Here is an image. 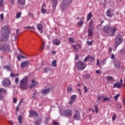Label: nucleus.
<instances>
[{
  "label": "nucleus",
  "mask_w": 125,
  "mask_h": 125,
  "mask_svg": "<svg viewBox=\"0 0 125 125\" xmlns=\"http://www.w3.org/2000/svg\"><path fill=\"white\" fill-rule=\"evenodd\" d=\"M27 82H28V78L27 77H24L21 80L20 86L21 89L24 90L25 89H28V88H33V87H35V86H37V85L39 84V83L38 82H35V80H32L31 83L32 84L31 85H29V84L27 83Z\"/></svg>",
  "instance_id": "f257e3e1"
},
{
  "label": "nucleus",
  "mask_w": 125,
  "mask_h": 125,
  "mask_svg": "<svg viewBox=\"0 0 125 125\" xmlns=\"http://www.w3.org/2000/svg\"><path fill=\"white\" fill-rule=\"evenodd\" d=\"M1 36H0V41L3 42L5 41H7L8 38H9V35L8 34V26H5L2 28L1 30Z\"/></svg>",
  "instance_id": "f03ea898"
},
{
  "label": "nucleus",
  "mask_w": 125,
  "mask_h": 125,
  "mask_svg": "<svg viewBox=\"0 0 125 125\" xmlns=\"http://www.w3.org/2000/svg\"><path fill=\"white\" fill-rule=\"evenodd\" d=\"M103 31H104L105 34L113 37L115 35V32L117 31V28L114 26L110 27V26L106 25L103 28Z\"/></svg>",
  "instance_id": "7ed1b4c3"
},
{
  "label": "nucleus",
  "mask_w": 125,
  "mask_h": 125,
  "mask_svg": "<svg viewBox=\"0 0 125 125\" xmlns=\"http://www.w3.org/2000/svg\"><path fill=\"white\" fill-rule=\"evenodd\" d=\"M60 113L62 116H64L65 117H67V118H70V117H72L73 114L72 110L70 109H60Z\"/></svg>",
  "instance_id": "20e7f679"
},
{
  "label": "nucleus",
  "mask_w": 125,
  "mask_h": 125,
  "mask_svg": "<svg viewBox=\"0 0 125 125\" xmlns=\"http://www.w3.org/2000/svg\"><path fill=\"white\" fill-rule=\"evenodd\" d=\"M123 42V37L120 34H118L115 37V42L114 43V48L117 49V47L121 44V43Z\"/></svg>",
  "instance_id": "39448f33"
},
{
  "label": "nucleus",
  "mask_w": 125,
  "mask_h": 125,
  "mask_svg": "<svg viewBox=\"0 0 125 125\" xmlns=\"http://www.w3.org/2000/svg\"><path fill=\"white\" fill-rule=\"evenodd\" d=\"M71 2H72V0H63L61 5V8L62 10L69 8V4H70Z\"/></svg>",
  "instance_id": "423d86ee"
},
{
  "label": "nucleus",
  "mask_w": 125,
  "mask_h": 125,
  "mask_svg": "<svg viewBox=\"0 0 125 125\" xmlns=\"http://www.w3.org/2000/svg\"><path fill=\"white\" fill-rule=\"evenodd\" d=\"M93 31H94V25H93V21L91 20L89 23V28H88L89 37H91V36H92Z\"/></svg>",
  "instance_id": "0eeeda50"
},
{
  "label": "nucleus",
  "mask_w": 125,
  "mask_h": 125,
  "mask_svg": "<svg viewBox=\"0 0 125 125\" xmlns=\"http://www.w3.org/2000/svg\"><path fill=\"white\" fill-rule=\"evenodd\" d=\"M75 66L79 70H83L85 68L86 65L83 62L79 61L77 63H75Z\"/></svg>",
  "instance_id": "6e6552de"
},
{
  "label": "nucleus",
  "mask_w": 125,
  "mask_h": 125,
  "mask_svg": "<svg viewBox=\"0 0 125 125\" xmlns=\"http://www.w3.org/2000/svg\"><path fill=\"white\" fill-rule=\"evenodd\" d=\"M2 84L3 86H8V85H10V81L8 78H5L2 81Z\"/></svg>",
  "instance_id": "1a4fd4ad"
},
{
  "label": "nucleus",
  "mask_w": 125,
  "mask_h": 125,
  "mask_svg": "<svg viewBox=\"0 0 125 125\" xmlns=\"http://www.w3.org/2000/svg\"><path fill=\"white\" fill-rule=\"evenodd\" d=\"M10 49V46L8 45H4L0 46V51H5V50H9Z\"/></svg>",
  "instance_id": "9d476101"
},
{
  "label": "nucleus",
  "mask_w": 125,
  "mask_h": 125,
  "mask_svg": "<svg viewBox=\"0 0 125 125\" xmlns=\"http://www.w3.org/2000/svg\"><path fill=\"white\" fill-rule=\"evenodd\" d=\"M6 93V90H5L3 88L0 89V100H1V99H3V97H4Z\"/></svg>",
  "instance_id": "9b49d317"
},
{
  "label": "nucleus",
  "mask_w": 125,
  "mask_h": 125,
  "mask_svg": "<svg viewBox=\"0 0 125 125\" xmlns=\"http://www.w3.org/2000/svg\"><path fill=\"white\" fill-rule=\"evenodd\" d=\"M73 118L74 120H81V115L80 114V112L78 110H75V113L73 115Z\"/></svg>",
  "instance_id": "f8f14e48"
},
{
  "label": "nucleus",
  "mask_w": 125,
  "mask_h": 125,
  "mask_svg": "<svg viewBox=\"0 0 125 125\" xmlns=\"http://www.w3.org/2000/svg\"><path fill=\"white\" fill-rule=\"evenodd\" d=\"M123 86V80L122 79H120V83H116L114 84L113 87L115 88L116 87H117L118 88H121L122 86Z\"/></svg>",
  "instance_id": "ddd939ff"
},
{
  "label": "nucleus",
  "mask_w": 125,
  "mask_h": 125,
  "mask_svg": "<svg viewBox=\"0 0 125 125\" xmlns=\"http://www.w3.org/2000/svg\"><path fill=\"white\" fill-rule=\"evenodd\" d=\"M77 99V96L76 95H73L71 96L70 98V101H69V104L70 105H72L74 102H75V101Z\"/></svg>",
  "instance_id": "4468645a"
},
{
  "label": "nucleus",
  "mask_w": 125,
  "mask_h": 125,
  "mask_svg": "<svg viewBox=\"0 0 125 125\" xmlns=\"http://www.w3.org/2000/svg\"><path fill=\"white\" fill-rule=\"evenodd\" d=\"M29 63H30V62H29V61L23 62L21 63V68H25V67H27L29 65Z\"/></svg>",
  "instance_id": "2eb2a0df"
},
{
  "label": "nucleus",
  "mask_w": 125,
  "mask_h": 125,
  "mask_svg": "<svg viewBox=\"0 0 125 125\" xmlns=\"http://www.w3.org/2000/svg\"><path fill=\"white\" fill-rule=\"evenodd\" d=\"M37 29L39 31L41 34H42V31L43 29V26L42 24H37Z\"/></svg>",
  "instance_id": "dca6fc26"
},
{
  "label": "nucleus",
  "mask_w": 125,
  "mask_h": 125,
  "mask_svg": "<svg viewBox=\"0 0 125 125\" xmlns=\"http://www.w3.org/2000/svg\"><path fill=\"white\" fill-rule=\"evenodd\" d=\"M52 42L54 45H60V44L61 43V42H60V40L57 39L53 40Z\"/></svg>",
  "instance_id": "f3484780"
},
{
  "label": "nucleus",
  "mask_w": 125,
  "mask_h": 125,
  "mask_svg": "<svg viewBox=\"0 0 125 125\" xmlns=\"http://www.w3.org/2000/svg\"><path fill=\"white\" fill-rule=\"evenodd\" d=\"M45 7V4H43L42 5V9H41V12L42 14H45L46 13V10L44 9Z\"/></svg>",
  "instance_id": "a211bd4d"
},
{
  "label": "nucleus",
  "mask_w": 125,
  "mask_h": 125,
  "mask_svg": "<svg viewBox=\"0 0 125 125\" xmlns=\"http://www.w3.org/2000/svg\"><path fill=\"white\" fill-rule=\"evenodd\" d=\"M30 114L31 117H38V113H37V112L34 110H31L30 112Z\"/></svg>",
  "instance_id": "6ab92c4d"
},
{
  "label": "nucleus",
  "mask_w": 125,
  "mask_h": 125,
  "mask_svg": "<svg viewBox=\"0 0 125 125\" xmlns=\"http://www.w3.org/2000/svg\"><path fill=\"white\" fill-rule=\"evenodd\" d=\"M114 14L111 12V10H107V13H106V16L108 17H113V16Z\"/></svg>",
  "instance_id": "aec40b11"
},
{
  "label": "nucleus",
  "mask_w": 125,
  "mask_h": 125,
  "mask_svg": "<svg viewBox=\"0 0 125 125\" xmlns=\"http://www.w3.org/2000/svg\"><path fill=\"white\" fill-rule=\"evenodd\" d=\"M72 46H73L74 49L75 50V51H77V50H78V49H79V48H82V46H81V45H77V46H76L75 45H73Z\"/></svg>",
  "instance_id": "412c9836"
},
{
  "label": "nucleus",
  "mask_w": 125,
  "mask_h": 125,
  "mask_svg": "<svg viewBox=\"0 0 125 125\" xmlns=\"http://www.w3.org/2000/svg\"><path fill=\"white\" fill-rule=\"evenodd\" d=\"M18 2L20 5L23 6L25 4V0H18Z\"/></svg>",
  "instance_id": "4be33fe9"
},
{
  "label": "nucleus",
  "mask_w": 125,
  "mask_h": 125,
  "mask_svg": "<svg viewBox=\"0 0 125 125\" xmlns=\"http://www.w3.org/2000/svg\"><path fill=\"white\" fill-rule=\"evenodd\" d=\"M50 91V88L45 89L42 91V93L43 94H46V93H48Z\"/></svg>",
  "instance_id": "5701e85b"
},
{
  "label": "nucleus",
  "mask_w": 125,
  "mask_h": 125,
  "mask_svg": "<svg viewBox=\"0 0 125 125\" xmlns=\"http://www.w3.org/2000/svg\"><path fill=\"white\" fill-rule=\"evenodd\" d=\"M105 79L107 81H109V82H112L114 80V78L111 76H106Z\"/></svg>",
  "instance_id": "b1692460"
},
{
  "label": "nucleus",
  "mask_w": 125,
  "mask_h": 125,
  "mask_svg": "<svg viewBox=\"0 0 125 125\" xmlns=\"http://www.w3.org/2000/svg\"><path fill=\"white\" fill-rule=\"evenodd\" d=\"M91 17H92V14L91 13V12H90L87 15V21H89V20H90V19H91Z\"/></svg>",
  "instance_id": "393cba45"
},
{
  "label": "nucleus",
  "mask_w": 125,
  "mask_h": 125,
  "mask_svg": "<svg viewBox=\"0 0 125 125\" xmlns=\"http://www.w3.org/2000/svg\"><path fill=\"white\" fill-rule=\"evenodd\" d=\"M25 29H31L30 30L31 32H33L36 30V28H35V26H34L25 27Z\"/></svg>",
  "instance_id": "a878e982"
},
{
  "label": "nucleus",
  "mask_w": 125,
  "mask_h": 125,
  "mask_svg": "<svg viewBox=\"0 0 125 125\" xmlns=\"http://www.w3.org/2000/svg\"><path fill=\"white\" fill-rule=\"evenodd\" d=\"M52 65L53 67H56L57 66V62L56 60H54L52 62Z\"/></svg>",
  "instance_id": "bb28decb"
},
{
  "label": "nucleus",
  "mask_w": 125,
  "mask_h": 125,
  "mask_svg": "<svg viewBox=\"0 0 125 125\" xmlns=\"http://www.w3.org/2000/svg\"><path fill=\"white\" fill-rule=\"evenodd\" d=\"M102 99L104 100V101H110V100H111V98L103 97Z\"/></svg>",
  "instance_id": "cd10ccee"
},
{
  "label": "nucleus",
  "mask_w": 125,
  "mask_h": 125,
  "mask_svg": "<svg viewBox=\"0 0 125 125\" xmlns=\"http://www.w3.org/2000/svg\"><path fill=\"white\" fill-rule=\"evenodd\" d=\"M3 68L5 70H7V71H11V68H10V66L8 65H5L3 66Z\"/></svg>",
  "instance_id": "c85d7f7f"
},
{
  "label": "nucleus",
  "mask_w": 125,
  "mask_h": 125,
  "mask_svg": "<svg viewBox=\"0 0 125 125\" xmlns=\"http://www.w3.org/2000/svg\"><path fill=\"white\" fill-rule=\"evenodd\" d=\"M68 42H71V43H74V42H75V39L72 37H69L68 38Z\"/></svg>",
  "instance_id": "c756f323"
},
{
  "label": "nucleus",
  "mask_w": 125,
  "mask_h": 125,
  "mask_svg": "<svg viewBox=\"0 0 125 125\" xmlns=\"http://www.w3.org/2000/svg\"><path fill=\"white\" fill-rule=\"evenodd\" d=\"M21 58H22V59L27 58V57H24V56H22V55H21V54H19L18 57H17L18 60H20L21 59Z\"/></svg>",
  "instance_id": "7c9ffc66"
},
{
  "label": "nucleus",
  "mask_w": 125,
  "mask_h": 125,
  "mask_svg": "<svg viewBox=\"0 0 125 125\" xmlns=\"http://www.w3.org/2000/svg\"><path fill=\"white\" fill-rule=\"evenodd\" d=\"M41 122H42V120L41 119H39L38 121H37L35 122V125H41Z\"/></svg>",
  "instance_id": "2f4dec72"
},
{
  "label": "nucleus",
  "mask_w": 125,
  "mask_h": 125,
  "mask_svg": "<svg viewBox=\"0 0 125 125\" xmlns=\"http://www.w3.org/2000/svg\"><path fill=\"white\" fill-rule=\"evenodd\" d=\"M18 120H19V124H21L22 123V116L19 115L18 116Z\"/></svg>",
  "instance_id": "473e14b6"
},
{
  "label": "nucleus",
  "mask_w": 125,
  "mask_h": 125,
  "mask_svg": "<svg viewBox=\"0 0 125 125\" xmlns=\"http://www.w3.org/2000/svg\"><path fill=\"white\" fill-rule=\"evenodd\" d=\"M83 21H80L78 23V25L80 26V27H82V26H83Z\"/></svg>",
  "instance_id": "72a5a7b5"
},
{
  "label": "nucleus",
  "mask_w": 125,
  "mask_h": 125,
  "mask_svg": "<svg viewBox=\"0 0 125 125\" xmlns=\"http://www.w3.org/2000/svg\"><path fill=\"white\" fill-rule=\"evenodd\" d=\"M119 97H120V94H117L116 96H114L113 97V98H114L115 100H116V101H117V100H118V98H119Z\"/></svg>",
  "instance_id": "f704fd0d"
},
{
  "label": "nucleus",
  "mask_w": 125,
  "mask_h": 125,
  "mask_svg": "<svg viewBox=\"0 0 125 125\" xmlns=\"http://www.w3.org/2000/svg\"><path fill=\"white\" fill-rule=\"evenodd\" d=\"M67 92H72L73 91V88L71 87H68L67 88Z\"/></svg>",
  "instance_id": "c9c22d12"
},
{
  "label": "nucleus",
  "mask_w": 125,
  "mask_h": 125,
  "mask_svg": "<svg viewBox=\"0 0 125 125\" xmlns=\"http://www.w3.org/2000/svg\"><path fill=\"white\" fill-rule=\"evenodd\" d=\"M114 65H115V66L116 67V68H118L119 67H120V62L119 61H117V64L114 63Z\"/></svg>",
  "instance_id": "e433bc0d"
},
{
  "label": "nucleus",
  "mask_w": 125,
  "mask_h": 125,
  "mask_svg": "<svg viewBox=\"0 0 125 125\" xmlns=\"http://www.w3.org/2000/svg\"><path fill=\"white\" fill-rule=\"evenodd\" d=\"M20 16H21V12H19L17 13L16 18H17V19H18V18H20Z\"/></svg>",
  "instance_id": "4c0bfd02"
},
{
  "label": "nucleus",
  "mask_w": 125,
  "mask_h": 125,
  "mask_svg": "<svg viewBox=\"0 0 125 125\" xmlns=\"http://www.w3.org/2000/svg\"><path fill=\"white\" fill-rule=\"evenodd\" d=\"M88 60L91 62H93L94 61V58L89 56Z\"/></svg>",
  "instance_id": "58836bf2"
},
{
  "label": "nucleus",
  "mask_w": 125,
  "mask_h": 125,
  "mask_svg": "<svg viewBox=\"0 0 125 125\" xmlns=\"http://www.w3.org/2000/svg\"><path fill=\"white\" fill-rule=\"evenodd\" d=\"M17 76H18V74H14L13 73H11L10 74V77H11V78H15V77H17Z\"/></svg>",
  "instance_id": "ea45409f"
},
{
  "label": "nucleus",
  "mask_w": 125,
  "mask_h": 125,
  "mask_svg": "<svg viewBox=\"0 0 125 125\" xmlns=\"http://www.w3.org/2000/svg\"><path fill=\"white\" fill-rule=\"evenodd\" d=\"M18 32H19V29H17L16 31L17 34L15 36V40H17V37H18V35H19Z\"/></svg>",
  "instance_id": "a19ab883"
},
{
  "label": "nucleus",
  "mask_w": 125,
  "mask_h": 125,
  "mask_svg": "<svg viewBox=\"0 0 125 125\" xmlns=\"http://www.w3.org/2000/svg\"><path fill=\"white\" fill-rule=\"evenodd\" d=\"M116 118H117V114H114L112 117V121H115V120H116Z\"/></svg>",
  "instance_id": "79ce46f5"
},
{
  "label": "nucleus",
  "mask_w": 125,
  "mask_h": 125,
  "mask_svg": "<svg viewBox=\"0 0 125 125\" xmlns=\"http://www.w3.org/2000/svg\"><path fill=\"white\" fill-rule=\"evenodd\" d=\"M3 5V0H0V7Z\"/></svg>",
  "instance_id": "37998d69"
},
{
  "label": "nucleus",
  "mask_w": 125,
  "mask_h": 125,
  "mask_svg": "<svg viewBox=\"0 0 125 125\" xmlns=\"http://www.w3.org/2000/svg\"><path fill=\"white\" fill-rule=\"evenodd\" d=\"M53 0V7H54V6L55 7L56 6V5L54 3H56V2H57V0Z\"/></svg>",
  "instance_id": "c03bdc74"
},
{
  "label": "nucleus",
  "mask_w": 125,
  "mask_h": 125,
  "mask_svg": "<svg viewBox=\"0 0 125 125\" xmlns=\"http://www.w3.org/2000/svg\"><path fill=\"white\" fill-rule=\"evenodd\" d=\"M0 19L1 21H2V20H3V14H1L0 15Z\"/></svg>",
  "instance_id": "a18cd8bd"
},
{
  "label": "nucleus",
  "mask_w": 125,
  "mask_h": 125,
  "mask_svg": "<svg viewBox=\"0 0 125 125\" xmlns=\"http://www.w3.org/2000/svg\"><path fill=\"white\" fill-rule=\"evenodd\" d=\"M92 42H93V41H91V42L87 41V44H88V45H92Z\"/></svg>",
  "instance_id": "49530a36"
},
{
  "label": "nucleus",
  "mask_w": 125,
  "mask_h": 125,
  "mask_svg": "<svg viewBox=\"0 0 125 125\" xmlns=\"http://www.w3.org/2000/svg\"><path fill=\"white\" fill-rule=\"evenodd\" d=\"M97 66H100V62H99V60H97Z\"/></svg>",
  "instance_id": "de8ad7c7"
},
{
  "label": "nucleus",
  "mask_w": 125,
  "mask_h": 125,
  "mask_svg": "<svg viewBox=\"0 0 125 125\" xmlns=\"http://www.w3.org/2000/svg\"><path fill=\"white\" fill-rule=\"evenodd\" d=\"M95 110L96 113H97V114L98 113V108H97V106H95Z\"/></svg>",
  "instance_id": "09e8293b"
},
{
  "label": "nucleus",
  "mask_w": 125,
  "mask_h": 125,
  "mask_svg": "<svg viewBox=\"0 0 125 125\" xmlns=\"http://www.w3.org/2000/svg\"><path fill=\"white\" fill-rule=\"evenodd\" d=\"M53 124L54 125H59V124L58 123V122H55V121L53 122Z\"/></svg>",
  "instance_id": "8fccbe9b"
},
{
  "label": "nucleus",
  "mask_w": 125,
  "mask_h": 125,
  "mask_svg": "<svg viewBox=\"0 0 125 125\" xmlns=\"http://www.w3.org/2000/svg\"><path fill=\"white\" fill-rule=\"evenodd\" d=\"M84 88L85 90L84 91H85V93H86L87 92V87H86V86H84Z\"/></svg>",
  "instance_id": "3c124183"
},
{
  "label": "nucleus",
  "mask_w": 125,
  "mask_h": 125,
  "mask_svg": "<svg viewBox=\"0 0 125 125\" xmlns=\"http://www.w3.org/2000/svg\"><path fill=\"white\" fill-rule=\"evenodd\" d=\"M18 82H19L18 78H16L15 83H17V84H18Z\"/></svg>",
  "instance_id": "603ef678"
},
{
  "label": "nucleus",
  "mask_w": 125,
  "mask_h": 125,
  "mask_svg": "<svg viewBox=\"0 0 125 125\" xmlns=\"http://www.w3.org/2000/svg\"><path fill=\"white\" fill-rule=\"evenodd\" d=\"M13 102L14 103H16V102H17V99H16V98L13 99Z\"/></svg>",
  "instance_id": "864d4df0"
},
{
  "label": "nucleus",
  "mask_w": 125,
  "mask_h": 125,
  "mask_svg": "<svg viewBox=\"0 0 125 125\" xmlns=\"http://www.w3.org/2000/svg\"><path fill=\"white\" fill-rule=\"evenodd\" d=\"M89 58V56H88L87 58H86L84 60V61L85 62H86V61H87V60H88Z\"/></svg>",
  "instance_id": "5fc2aeb1"
},
{
  "label": "nucleus",
  "mask_w": 125,
  "mask_h": 125,
  "mask_svg": "<svg viewBox=\"0 0 125 125\" xmlns=\"http://www.w3.org/2000/svg\"><path fill=\"white\" fill-rule=\"evenodd\" d=\"M11 4H14V0H10Z\"/></svg>",
  "instance_id": "6e6d98bb"
},
{
  "label": "nucleus",
  "mask_w": 125,
  "mask_h": 125,
  "mask_svg": "<svg viewBox=\"0 0 125 125\" xmlns=\"http://www.w3.org/2000/svg\"><path fill=\"white\" fill-rule=\"evenodd\" d=\"M43 47H44V42H43L41 49H43Z\"/></svg>",
  "instance_id": "4d7b16f0"
},
{
  "label": "nucleus",
  "mask_w": 125,
  "mask_h": 125,
  "mask_svg": "<svg viewBox=\"0 0 125 125\" xmlns=\"http://www.w3.org/2000/svg\"><path fill=\"white\" fill-rule=\"evenodd\" d=\"M48 68H45V69H44V72H45V73H46V72H48Z\"/></svg>",
  "instance_id": "13d9d810"
},
{
  "label": "nucleus",
  "mask_w": 125,
  "mask_h": 125,
  "mask_svg": "<svg viewBox=\"0 0 125 125\" xmlns=\"http://www.w3.org/2000/svg\"><path fill=\"white\" fill-rule=\"evenodd\" d=\"M89 111H92V113H93L94 112V109H93L92 108H89Z\"/></svg>",
  "instance_id": "bf43d9fd"
},
{
  "label": "nucleus",
  "mask_w": 125,
  "mask_h": 125,
  "mask_svg": "<svg viewBox=\"0 0 125 125\" xmlns=\"http://www.w3.org/2000/svg\"><path fill=\"white\" fill-rule=\"evenodd\" d=\"M19 108V105H18L16 107V112H18Z\"/></svg>",
  "instance_id": "052dcab7"
},
{
  "label": "nucleus",
  "mask_w": 125,
  "mask_h": 125,
  "mask_svg": "<svg viewBox=\"0 0 125 125\" xmlns=\"http://www.w3.org/2000/svg\"><path fill=\"white\" fill-rule=\"evenodd\" d=\"M78 58H79V55H76L75 57V60H78Z\"/></svg>",
  "instance_id": "680f3d73"
},
{
  "label": "nucleus",
  "mask_w": 125,
  "mask_h": 125,
  "mask_svg": "<svg viewBox=\"0 0 125 125\" xmlns=\"http://www.w3.org/2000/svg\"><path fill=\"white\" fill-rule=\"evenodd\" d=\"M123 103L124 104V105H125V99L124 98L123 99Z\"/></svg>",
  "instance_id": "e2e57ef3"
},
{
  "label": "nucleus",
  "mask_w": 125,
  "mask_h": 125,
  "mask_svg": "<svg viewBox=\"0 0 125 125\" xmlns=\"http://www.w3.org/2000/svg\"><path fill=\"white\" fill-rule=\"evenodd\" d=\"M114 57H115V55L114 54L111 55V59H114Z\"/></svg>",
  "instance_id": "0e129e2a"
},
{
  "label": "nucleus",
  "mask_w": 125,
  "mask_h": 125,
  "mask_svg": "<svg viewBox=\"0 0 125 125\" xmlns=\"http://www.w3.org/2000/svg\"><path fill=\"white\" fill-rule=\"evenodd\" d=\"M9 124H10V125H13V122L12 121H9Z\"/></svg>",
  "instance_id": "69168bd1"
},
{
  "label": "nucleus",
  "mask_w": 125,
  "mask_h": 125,
  "mask_svg": "<svg viewBox=\"0 0 125 125\" xmlns=\"http://www.w3.org/2000/svg\"><path fill=\"white\" fill-rule=\"evenodd\" d=\"M90 75H87V79H90Z\"/></svg>",
  "instance_id": "338daca9"
},
{
  "label": "nucleus",
  "mask_w": 125,
  "mask_h": 125,
  "mask_svg": "<svg viewBox=\"0 0 125 125\" xmlns=\"http://www.w3.org/2000/svg\"><path fill=\"white\" fill-rule=\"evenodd\" d=\"M52 54H55V53H56V52H55V51H52Z\"/></svg>",
  "instance_id": "774afa93"
}]
</instances>
